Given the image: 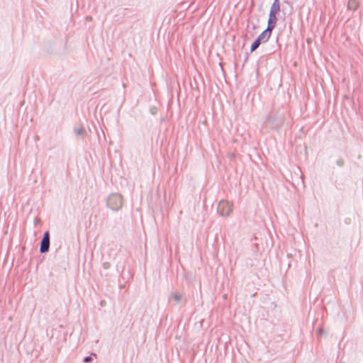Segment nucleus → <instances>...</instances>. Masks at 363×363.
<instances>
[{"label":"nucleus","mask_w":363,"mask_h":363,"mask_svg":"<svg viewBox=\"0 0 363 363\" xmlns=\"http://www.w3.org/2000/svg\"><path fill=\"white\" fill-rule=\"evenodd\" d=\"M123 196L117 193L110 194L106 199V206L113 211H118L123 206Z\"/></svg>","instance_id":"f257e3e1"},{"label":"nucleus","mask_w":363,"mask_h":363,"mask_svg":"<svg viewBox=\"0 0 363 363\" xmlns=\"http://www.w3.org/2000/svg\"><path fill=\"white\" fill-rule=\"evenodd\" d=\"M233 209V203L226 200H221L218 203L217 212L222 217H228Z\"/></svg>","instance_id":"f03ea898"},{"label":"nucleus","mask_w":363,"mask_h":363,"mask_svg":"<svg viewBox=\"0 0 363 363\" xmlns=\"http://www.w3.org/2000/svg\"><path fill=\"white\" fill-rule=\"evenodd\" d=\"M272 35V33L269 32L266 29L263 30L258 37L254 40L250 46V52L255 51L262 43L267 42Z\"/></svg>","instance_id":"7ed1b4c3"},{"label":"nucleus","mask_w":363,"mask_h":363,"mask_svg":"<svg viewBox=\"0 0 363 363\" xmlns=\"http://www.w3.org/2000/svg\"><path fill=\"white\" fill-rule=\"evenodd\" d=\"M50 232L48 230H46L43 233V238L40 241V252L42 254L46 253L50 250Z\"/></svg>","instance_id":"20e7f679"},{"label":"nucleus","mask_w":363,"mask_h":363,"mask_svg":"<svg viewBox=\"0 0 363 363\" xmlns=\"http://www.w3.org/2000/svg\"><path fill=\"white\" fill-rule=\"evenodd\" d=\"M264 122L271 124L272 128H279L282 125V121L276 115L269 114L267 116Z\"/></svg>","instance_id":"39448f33"},{"label":"nucleus","mask_w":363,"mask_h":363,"mask_svg":"<svg viewBox=\"0 0 363 363\" xmlns=\"http://www.w3.org/2000/svg\"><path fill=\"white\" fill-rule=\"evenodd\" d=\"M278 21L277 15L269 13V18L267 21V26L266 30L270 33H272V30L275 28L277 26V22Z\"/></svg>","instance_id":"423d86ee"},{"label":"nucleus","mask_w":363,"mask_h":363,"mask_svg":"<svg viewBox=\"0 0 363 363\" xmlns=\"http://www.w3.org/2000/svg\"><path fill=\"white\" fill-rule=\"evenodd\" d=\"M280 12V1L279 0H274L269 10V13L278 15Z\"/></svg>","instance_id":"0eeeda50"},{"label":"nucleus","mask_w":363,"mask_h":363,"mask_svg":"<svg viewBox=\"0 0 363 363\" xmlns=\"http://www.w3.org/2000/svg\"><path fill=\"white\" fill-rule=\"evenodd\" d=\"M358 7L359 4L356 0H350L347 3V9L349 10L355 11Z\"/></svg>","instance_id":"6e6552de"},{"label":"nucleus","mask_w":363,"mask_h":363,"mask_svg":"<svg viewBox=\"0 0 363 363\" xmlns=\"http://www.w3.org/2000/svg\"><path fill=\"white\" fill-rule=\"evenodd\" d=\"M74 133L78 135H80L82 137H84L85 133H86V130L83 127H81V128H75L74 129Z\"/></svg>","instance_id":"1a4fd4ad"},{"label":"nucleus","mask_w":363,"mask_h":363,"mask_svg":"<svg viewBox=\"0 0 363 363\" xmlns=\"http://www.w3.org/2000/svg\"><path fill=\"white\" fill-rule=\"evenodd\" d=\"M171 296L173 298L174 301L177 303H179L182 300V295L179 293H173Z\"/></svg>","instance_id":"9d476101"},{"label":"nucleus","mask_w":363,"mask_h":363,"mask_svg":"<svg viewBox=\"0 0 363 363\" xmlns=\"http://www.w3.org/2000/svg\"><path fill=\"white\" fill-rule=\"evenodd\" d=\"M336 164L338 167H342L345 164V161L342 158H339L337 161H336Z\"/></svg>","instance_id":"9b49d317"},{"label":"nucleus","mask_w":363,"mask_h":363,"mask_svg":"<svg viewBox=\"0 0 363 363\" xmlns=\"http://www.w3.org/2000/svg\"><path fill=\"white\" fill-rule=\"evenodd\" d=\"M317 333H318V336H322L323 335H324L325 333V332L323 328H319L317 330Z\"/></svg>","instance_id":"f8f14e48"},{"label":"nucleus","mask_w":363,"mask_h":363,"mask_svg":"<svg viewBox=\"0 0 363 363\" xmlns=\"http://www.w3.org/2000/svg\"><path fill=\"white\" fill-rule=\"evenodd\" d=\"M102 266L104 269H108L111 267V264L108 262H105Z\"/></svg>","instance_id":"ddd939ff"},{"label":"nucleus","mask_w":363,"mask_h":363,"mask_svg":"<svg viewBox=\"0 0 363 363\" xmlns=\"http://www.w3.org/2000/svg\"><path fill=\"white\" fill-rule=\"evenodd\" d=\"M91 358L90 356H87V357H85L84 359H83V362H89L91 361Z\"/></svg>","instance_id":"4468645a"},{"label":"nucleus","mask_w":363,"mask_h":363,"mask_svg":"<svg viewBox=\"0 0 363 363\" xmlns=\"http://www.w3.org/2000/svg\"><path fill=\"white\" fill-rule=\"evenodd\" d=\"M38 222H40V219H38V218H35V223H38Z\"/></svg>","instance_id":"2eb2a0df"},{"label":"nucleus","mask_w":363,"mask_h":363,"mask_svg":"<svg viewBox=\"0 0 363 363\" xmlns=\"http://www.w3.org/2000/svg\"><path fill=\"white\" fill-rule=\"evenodd\" d=\"M91 17H90V16L86 17V20H91Z\"/></svg>","instance_id":"dca6fc26"}]
</instances>
